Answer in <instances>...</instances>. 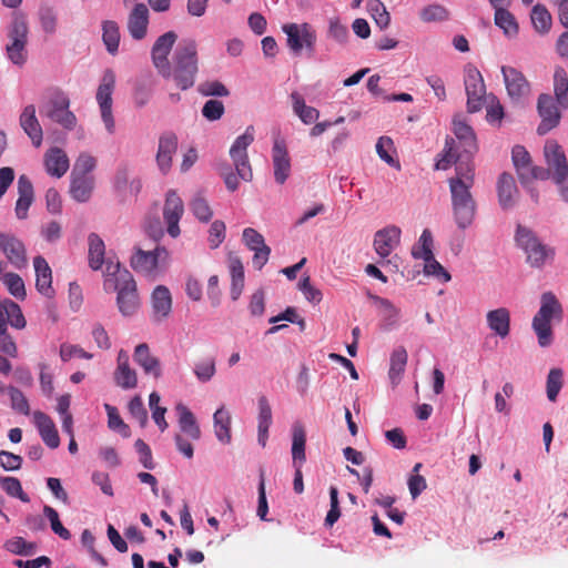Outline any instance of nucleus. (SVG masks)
Segmentation results:
<instances>
[{
  "mask_svg": "<svg viewBox=\"0 0 568 568\" xmlns=\"http://www.w3.org/2000/svg\"><path fill=\"white\" fill-rule=\"evenodd\" d=\"M0 486L8 496L19 498L23 503L30 501L18 478L10 476L0 477Z\"/></svg>",
  "mask_w": 568,
  "mask_h": 568,
  "instance_id": "51",
  "label": "nucleus"
},
{
  "mask_svg": "<svg viewBox=\"0 0 568 568\" xmlns=\"http://www.w3.org/2000/svg\"><path fill=\"white\" fill-rule=\"evenodd\" d=\"M243 242L248 250L254 252L253 266L256 270H262L271 254V247L265 244L263 235L252 227H246L243 231Z\"/></svg>",
  "mask_w": 568,
  "mask_h": 568,
  "instance_id": "18",
  "label": "nucleus"
},
{
  "mask_svg": "<svg viewBox=\"0 0 568 568\" xmlns=\"http://www.w3.org/2000/svg\"><path fill=\"white\" fill-rule=\"evenodd\" d=\"M465 91L467 95V111L475 113L481 110L483 102L486 95V85L479 70L473 65L467 64L464 70Z\"/></svg>",
  "mask_w": 568,
  "mask_h": 568,
  "instance_id": "12",
  "label": "nucleus"
},
{
  "mask_svg": "<svg viewBox=\"0 0 568 568\" xmlns=\"http://www.w3.org/2000/svg\"><path fill=\"white\" fill-rule=\"evenodd\" d=\"M0 248L16 268L21 270L28 265L26 246L16 236L0 233Z\"/></svg>",
  "mask_w": 568,
  "mask_h": 568,
  "instance_id": "20",
  "label": "nucleus"
},
{
  "mask_svg": "<svg viewBox=\"0 0 568 568\" xmlns=\"http://www.w3.org/2000/svg\"><path fill=\"white\" fill-rule=\"evenodd\" d=\"M530 19L535 30L538 33L546 34L549 32L552 24V19L546 7L536 4L531 10Z\"/></svg>",
  "mask_w": 568,
  "mask_h": 568,
  "instance_id": "47",
  "label": "nucleus"
},
{
  "mask_svg": "<svg viewBox=\"0 0 568 568\" xmlns=\"http://www.w3.org/2000/svg\"><path fill=\"white\" fill-rule=\"evenodd\" d=\"M151 301L155 320L162 321L168 317L172 308V297L169 288L163 285L156 286Z\"/></svg>",
  "mask_w": 568,
  "mask_h": 568,
  "instance_id": "32",
  "label": "nucleus"
},
{
  "mask_svg": "<svg viewBox=\"0 0 568 568\" xmlns=\"http://www.w3.org/2000/svg\"><path fill=\"white\" fill-rule=\"evenodd\" d=\"M254 141V128L247 126L245 132L237 136L230 149V156L233 161L236 173L223 172L224 183L226 189L231 192L237 190L240 185V179L243 181H251L253 178L252 168L248 161L247 148Z\"/></svg>",
  "mask_w": 568,
  "mask_h": 568,
  "instance_id": "4",
  "label": "nucleus"
},
{
  "mask_svg": "<svg viewBox=\"0 0 568 568\" xmlns=\"http://www.w3.org/2000/svg\"><path fill=\"white\" fill-rule=\"evenodd\" d=\"M272 425V409L271 405L265 396L258 397V443L265 447L268 438V429Z\"/></svg>",
  "mask_w": 568,
  "mask_h": 568,
  "instance_id": "37",
  "label": "nucleus"
},
{
  "mask_svg": "<svg viewBox=\"0 0 568 568\" xmlns=\"http://www.w3.org/2000/svg\"><path fill=\"white\" fill-rule=\"evenodd\" d=\"M28 32L26 18L22 14H14L8 33L10 43L6 47L8 58L14 64L22 65L27 61Z\"/></svg>",
  "mask_w": 568,
  "mask_h": 568,
  "instance_id": "9",
  "label": "nucleus"
},
{
  "mask_svg": "<svg viewBox=\"0 0 568 568\" xmlns=\"http://www.w3.org/2000/svg\"><path fill=\"white\" fill-rule=\"evenodd\" d=\"M453 131L459 144L463 146L464 152L473 155L477 151V143L471 126L462 118L456 116L453 120Z\"/></svg>",
  "mask_w": 568,
  "mask_h": 568,
  "instance_id": "31",
  "label": "nucleus"
},
{
  "mask_svg": "<svg viewBox=\"0 0 568 568\" xmlns=\"http://www.w3.org/2000/svg\"><path fill=\"white\" fill-rule=\"evenodd\" d=\"M1 281L7 286L9 293L13 295L16 298L24 300L26 298V288L23 280L17 273H6L1 276Z\"/></svg>",
  "mask_w": 568,
  "mask_h": 568,
  "instance_id": "53",
  "label": "nucleus"
},
{
  "mask_svg": "<svg viewBox=\"0 0 568 568\" xmlns=\"http://www.w3.org/2000/svg\"><path fill=\"white\" fill-rule=\"evenodd\" d=\"M89 244V266L93 271H99L105 262V245L103 240L95 233H91L88 236Z\"/></svg>",
  "mask_w": 568,
  "mask_h": 568,
  "instance_id": "36",
  "label": "nucleus"
},
{
  "mask_svg": "<svg viewBox=\"0 0 568 568\" xmlns=\"http://www.w3.org/2000/svg\"><path fill=\"white\" fill-rule=\"evenodd\" d=\"M178 150V136L173 132H165L159 138L156 163L162 173H168L172 166L173 155Z\"/></svg>",
  "mask_w": 568,
  "mask_h": 568,
  "instance_id": "23",
  "label": "nucleus"
},
{
  "mask_svg": "<svg viewBox=\"0 0 568 568\" xmlns=\"http://www.w3.org/2000/svg\"><path fill=\"white\" fill-rule=\"evenodd\" d=\"M501 74L508 97L514 103L523 104L530 95V83L525 74L510 65H503Z\"/></svg>",
  "mask_w": 568,
  "mask_h": 568,
  "instance_id": "14",
  "label": "nucleus"
},
{
  "mask_svg": "<svg viewBox=\"0 0 568 568\" xmlns=\"http://www.w3.org/2000/svg\"><path fill=\"white\" fill-rule=\"evenodd\" d=\"M488 327L501 338L510 331V313L506 307L489 311L486 315Z\"/></svg>",
  "mask_w": 568,
  "mask_h": 568,
  "instance_id": "35",
  "label": "nucleus"
},
{
  "mask_svg": "<svg viewBox=\"0 0 568 568\" xmlns=\"http://www.w3.org/2000/svg\"><path fill=\"white\" fill-rule=\"evenodd\" d=\"M32 419L43 443L51 449L58 448L60 437L53 419L41 410H34Z\"/></svg>",
  "mask_w": 568,
  "mask_h": 568,
  "instance_id": "22",
  "label": "nucleus"
},
{
  "mask_svg": "<svg viewBox=\"0 0 568 568\" xmlns=\"http://www.w3.org/2000/svg\"><path fill=\"white\" fill-rule=\"evenodd\" d=\"M511 158L521 184H526L528 168L531 165V159L528 151L521 145H515L511 151Z\"/></svg>",
  "mask_w": 568,
  "mask_h": 568,
  "instance_id": "44",
  "label": "nucleus"
},
{
  "mask_svg": "<svg viewBox=\"0 0 568 568\" xmlns=\"http://www.w3.org/2000/svg\"><path fill=\"white\" fill-rule=\"evenodd\" d=\"M423 260L425 261L424 273L426 275L434 276L442 283H447L450 281V274L438 261H436L434 255L424 257Z\"/></svg>",
  "mask_w": 568,
  "mask_h": 568,
  "instance_id": "55",
  "label": "nucleus"
},
{
  "mask_svg": "<svg viewBox=\"0 0 568 568\" xmlns=\"http://www.w3.org/2000/svg\"><path fill=\"white\" fill-rule=\"evenodd\" d=\"M176 409L180 413L179 424L181 430L187 434L193 440H197L201 437V429L193 413L182 404H179Z\"/></svg>",
  "mask_w": 568,
  "mask_h": 568,
  "instance_id": "43",
  "label": "nucleus"
},
{
  "mask_svg": "<svg viewBox=\"0 0 568 568\" xmlns=\"http://www.w3.org/2000/svg\"><path fill=\"white\" fill-rule=\"evenodd\" d=\"M497 194L499 205L504 210L513 207L517 202L519 191L510 173L504 172L499 175L497 181Z\"/></svg>",
  "mask_w": 568,
  "mask_h": 568,
  "instance_id": "27",
  "label": "nucleus"
},
{
  "mask_svg": "<svg viewBox=\"0 0 568 568\" xmlns=\"http://www.w3.org/2000/svg\"><path fill=\"white\" fill-rule=\"evenodd\" d=\"M459 163H471L474 165V163L470 160H462V156L456 152L455 140L453 138H447L445 142V148L443 152L439 154V159L435 164V169L447 170L448 168H450L452 164H456L457 166Z\"/></svg>",
  "mask_w": 568,
  "mask_h": 568,
  "instance_id": "39",
  "label": "nucleus"
},
{
  "mask_svg": "<svg viewBox=\"0 0 568 568\" xmlns=\"http://www.w3.org/2000/svg\"><path fill=\"white\" fill-rule=\"evenodd\" d=\"M7 307H8L7 320L10 323V325L18 329L24 328L27 322H26V318L22 314L20 306L16 302L7 298Z\"/></svg>",
  "mask_w": 568,
  "mask_h": 568,
  "instance_id": "63",
  "label": "nucleus"
},
{
  "mask_svg": "<svg viewBox=\"0 0 568 568\" xmlns=\"http://www.w3.org/2000/svg\"><path fill=\"white\" fill-rule=\"evenodd\" d=\"M197 91L204 97H227L230 94L227 88L217 80L202 82Z\"/></svg>",
  "mask_w": 568,
  "mask_h": 568,
  "instance_id": "62",
  "label": "nucleus"
},
{
  "mask_svg": "<svg viewBox=\"0 0 568 568\" xmlns=\"http://www.w3.org/2000/svg\"><path fill=\"white\" fill-rule=\"evenodd\" d=\"M18 200L16 202V215L19 220L28 216V211L34 200V190L30 179L22 174L18 179Z\"/></svg>",
  "mask_w": 568,
  "mask_h": 568,
  "instance_id": "28",
  "label": "nucleus"
},
{
  "mask_svg": "<svg viewBox=\"0 0 568 568\" xmlns=\"http://www.w3.org/2000/svg\"><path fill=\"white\" fill-rule=\"evenodd\" d=\"M562 387V371L559 368L550 369L547 377V397L555 402Z\"/></svg>",
  "mask_w": 568,
  "mask_h": 568,
  "instance_id": "61",
  "label": "nucleus"
},
{
  "mask_svg": "<svg viewBox=\"0 0 568 568\" xmlns=\"http://www.w3.org/2000/svg\"><path fill=\"white\" fill-rule=\"evenodd\" d=\"M19 121L24 133L31 139L32 144L39 148L43 140V131L36 115L33 104H29L22 110Z\"/></svg>",
  "mask_w": 568,
  "mask_h": 568,
  "instance_id": "26",
  "label": "nucleus"
},
{
  "mask_svg": "<svg viewBox=\"0 0 568 568\" xmlns=\"http://www.w3.org/2000/svg\"><path fill=\"white\" fill-rule=\"evenodd\" d=\"M327 37L337 43H346L348 39V29L342 24L337 18H332L328 24Z\"/></svg>",
  "mask_w": 568,
  "mask_h": 568,
  "instance_id": "64",
  "label": "nucleus"
},
{
  "mask_svg": "<svg viewBox=\"0 0 568 568\" xmlns=\"http://www.w3.org/2000/svg\"><path fill=\"white\" fill-rule=\"evenodd\" d=\"M189 205L190 210L200 222L207 223L212 219L213 210L201 192L193 196Z\"/></svg>",
  "mask_w": 568,
  "mask_h": 568,
  "instance_id": "49",
  "label": "nucleus"
},
{
  "mask_svg": "<svg viewBox=\"0 0 568 568\" xmlns=\"http://www.w3.org/2000/svg\"><path fill=\"white\" fill-rule=\"evenodd\" d=\"M554 92L557 104L568 108V74L562 67H557L554 73Z\"/></svg>",
  "mask_w": 568,
  "mask_h": 568,
  "instance_id": "41",
  "label": "nucleus"
},
{
  "mask_svg": "<svg viewBox=\"0 0 568 568\" xmlns=\"http://www.w3.org/2000/svg\"><path fill=\"white\" fill-rule=\"evenodd\" d=\"M495 24L500 28L505 36L511 38L518 33V23L513 13L506 8L495 11Z\"/></svg>",
  "mask_w": 568,
  "mask_h": 568,
  "instance_id": "48",
  "label": "nucleus"
},
{
  "mask_svg": "<svg viewBox=\"0 0 568 568\" xmlns=\"http://www.w3.org/2000/svg\"><path fill=\"white\" fill-rule=\"evenodd\" d=\"M170 264V252L161 245L153 250H142L134 247V253L130 258L131 267L150 280H156Z\"/></svg>",
  "mask_w": 568,
  "mask_h": 568,
  "instance_id": "5",
  "label": "nucleus"
},
{
  "mask_svg": "<svg viewBox=\"0 0 568 568\" xmlns=\"http://www.w3.org/2000/svg\"><path fill=\"white\" fill-rule=\"evenodd\" d=\"M114 381L118 386L124 389L134 388L138 384L136 373L130 366L116 367Z\"/></svg>",
  "mask_w": 568,
  "mask_h": 568,
  "instance_id": "56",
  "label": "nucleus"
},
{
  "mask_svg": "<svg viewBox=\"0 0 568 568\" xmlns=\"http://www.w3.org/2000/svg\"><path fill=\"white\" fill-rule=\"evenodd\" d=\"M515 240L517 245L526 253V261L531 267H541L555 256V250L542 244L536 234L528 227L518 225Z\"/></svg>",
  "mask_w": 568,
  "mask_h": 568,
  "instance_id": "7",
  "label": "nucleus"
},
{
  "mask_svg": "<svg viewBox=\"0 0 568 568\" xmlns=\"http://www.w3.org/2000/svg\"><path fill=\"white\" fill-rule=\"evenodd\" d=\"M227 264L231 274V298L239 300L244 288V266L240 256L235 253H230L227 256Z\"/></svg>",
  "mask_w": 568,
  "mask_h": 568,
  "instance_id": "30",
  "label": "nucleus"
},
{
  "mask_svg": "<svg viewBox=\"0 0 568 568\" xmlns=\"http://www.w3.org/2000/svg\"><path fill=\"white\" fill-rule=\"evenodd\" d=\"M193 371H194L196 378L200 382L206 383V382L211 381L216 372L214 357H209V358H205V359H202V361L195 363Z\"/></svg>",
  "mask_w": 568,
  "mask_h": 568,
  "instance_id": "58",
  "label": "nucleus"
},
{
  "mask_svg": "<svg viewBox=\"0 0 568 568\" xmlns=\"http://www.w3.org/2000/svg\"><path fill=\"white\" fill-rule=\"evenodd\" d=\"M449 11L442 4H429L423 8L419 12V18L424 22H442L449 19Z\"/></svg>",
  "mask_w": 568,
  "mask_h": 568,
  "instance_id": "50",
  "label": "nucleus"
},
{
  "mask_svg": "<svg viewBox=\"0 0 568 568\" xmlns=\"http://www.w3.org/2000/svg\"><path fill=\"white\" fill-rule=\"evenodd\" d=\"M419 246L413 247L412 255L415 258H424L433 254V235L428 229H425L419 237Z\"/></svg>",
  "mask_w": 568,
  "mask_h": 568,
  "instance_id": "60",
  "label": "nucleus"
},
{
  "mask_svg": "<svg viewBox=\"0 0 568 568\" xmlns=\"http://www.w3.org/2000/svg\"><path fill=\"white\" fill-rule=\"evenodd\" d=\"M43 514L49 519L51 529L60 538L69 540L71 538L70 531L62 525L58 511L51 506L43 507Z\"/></svg>",
  "mask_w": 568,
  "mask_h": 568,
  "instance_id": "57",
  "label": "nucleus"
},
{
  "mask_svg": "<svg viewBox=\"0 0 568 568\" xmlns=\"http://www.w3.org/2000/svg\"><path fill=\"white\" fill-rule=\"evenodd\" d=\"M184 214V203L174 190L166 193L163 205V220L170 236L178 237L181 233L179 223Z\"/></svg>",
  "mask_w": 568,
  "mask_h": 568,
  "instance_id": "16",
  "label": "nucleus"
},
{
  "mask_svg": "<svg viewBox=\"0 0 568 568\" xmlns=\"http://www.w3.org/2000/svg\"><path fill=\"white\" fill-rule=\"evenodd\" d=\"M293 111L305 124H311L317 121L320 112L317 109L306 105L304 98L298 92L291 94Z\"/></svg>",
  "mask_w": 568,
  "mask_h": 568,
  "instance_id": "42",
  "label": "nucleus"
},
{
  "mask_svg": "<svg viewBox=\"0 0 568 568\" xmlns=\"http://www.w3.org/2000/svg\"><path fill=\"white\" fill-rule=\"evenodd\" d=\"M70 100L68 95L53 89L47 93V102L40 108V113L59 123L67 130H73L77 125V116L69 110Z\"/></svg>",
  "mask_w": 568,
  "mask_h": 568,
  "instance_id": "8",
  "label": "nucleus"
},
{
  "mask_svg": "<svg viewBox=\"0 0 568 568\" xmlns=\"http://www.w3.org/2000/svg\"><path fill=\"white\" fill-rule=\"evenodd\" d=\"M407 351L403 346L395 348L390 355L388 376L393 385H397L407 365Z\"/></svg>",
  "mask_w": 568,
  "mask_h": 568,
  "instance_id": "38",
  "label": "nucleus"
},
{
  "mask_svg": "<svg viewBox=\"0 0 568 568\" xmlns=\"http://www.w3.org/2000/svg\"><path fill=\"white\" fill-rule=\"evenodd\" d=\"M134 361L143 368L145 374L153 375L155 378L161 376L160 361L151 355L148 344L142 343L135 347Z\"/></svg>",
  "mask_w": 568,
  "mask_h": 568,
  "instance_id": "33",
  "label": "nucleus"
},
{
  "mask_svg": "<svg viewBox=\"0 0 568 568\" xmlns=\"http://www.w3.org/2000/svg\"><path fill=\"white\" fill-rule=\"evenodd\" d=\"M561 313V305L557 297L550 292L544 293L540 308L532 318V328L541 347H547L552 343L551 321L556 317L559 318Z\"/></svg>",
  "mask_w": 568,
  "mask_h": 568,
  "instance_id": "6",
  "label": "nucleus"
},
{
  "mask_svg": "<svg viewBox=\"0 0 568 568\" xmlns=\"http://www.w3.org/2000/svg\"><path fill=\"white\" fill-rule=\"evenodd\" d=\"M305 443L306 434L302 425L295 424L293 426V438H292V458L293 466H303L305 456Z\"/></svg>",
  "mask_w": 568,
  "mask_h": 568,
  "instance_id": "40",
  "label": "nucleus"
},
{
  "mask_svg": "<svg viewBox=\"0 0 568 568\" xmlns=\"http://www.w3.org/2000/svg\"><path fill=\"white\" fill-rule=\"evenodd\" d=\"M402 231L396 225H388L384 229L378 230L374 235V250L382 257L385 258L400 243Z\"/></svg>",
  "mask_w": 568,
  "mask_h": 568,
  "instance_id": "21",
  "label": "nucleus"
},
{
  "mask_svg": "<svg viewBox=\"0 0 568 568\" xmlns=\"http://www.w3.org/2000/svg\"><path fill=\"white\" fill-rule=\"evenodd\" d=\"M71 185L70 193L71 196L77 202H87L91 197L93 187H94V179L91 175L87 174H71Z\"/></svg>",
  "mask_w": 568,
  "mask_h": 568,
  "instance_id": "34",
  "label": "nucleus"
},
{
  "mask_svg": "<svg viewBox=\"0 0 568 568\" xmlns=\"http://www.w3.org/2000/svg\"><path fill=\"white\" fill-rule=\"evenodd\" d=\"M103 288L105 292L116 293V306L119 312L125 316H133L140 308L141 301L138 293L136 282L133 275L120 262L108 261L103 273Z\"/></svg>",
  "mask_w": 568,
  "mask_h": 568,
  "instance_id": "2",
  "label": "nucleus"
},
{
  "mask_svg": "<svg viewBox=\"0 0 568 568\" xmlns=\"http://www.w3.org/2000/svg\"><path fill=\"white\" fill-rule=\"evenodd\" d=\"M214 429L217 439L222 443H229L231 440V416L223 408H219L214 415Z\"/></svg>",
  "mask_w": 568,
  "mask_h": 568,
  "instance_id": "45",
  "label": "nucleus"
},
{
  "mask_svg": "<svg viewBox=\"0 0 568 568\" xmlns=\"http://www.w3.org/2000/svg\"><path fill=\"white\" fill-rule=\"evenodd\" d=\"M10 396L11 408L22 415H30V405L24 394L14 386L8 387Z\"/></svg>",
  "mask_w": 568,
  "mask_h": 568,
  "instance_id": "59",
  "label": "nucleus"
},
{
  "mask_svg": "<svg viewBox=\"0 0 568 568\" xmlns=\"http://www.w3.org/2000/svg\"><path fill=\"white\" fill-rule=\"evenodd\" d=\"M392 151H394L393 140L389 136H381L376 143V152L378 156L388 165L399 170L400 164L390 155Z\"/></svg>",
  "mask_w": 568,
  "mask_h": 568,
  "instance_id": "54",
  "label": "nucleus"
},
{
  "mask_svg": "<svg viewBox=\"0 0 568 568\" xmlns=\"http://www.w3.org/2000/svg\"><path fill=\"white\" fill-rule=\"evenodd\" d=\"M115 88V73L111 69L103 72L101 82L97 90V102L100 106L101 119L106 131L113 134L115 131V121L112 113V94Z\"/></svg>",
  "mask_w": 568,
  "mask_h": 568,
  "instance_id": "11",
  "label": "nucleus"
},
{
  "mask_svg": "<svg viewBox=\"0 0 568 568\" xmlns=\"http://www.w3.org/2000/svg\"><path fill=\"white\" fill-rule=\"evenodd\" d=\"M176 40L178 34L174 31H168L155 40L151 49L152 63L158 73L164 79H170L171 77L169 55Z\"/></svg>",
  "mask_w": 568,
  "mask_h": 568,
  "instance_id": "13",
  "label": "nucleus"
},
{
  "mask_svg": "<svg viewBox=\"0 0 568 568\" xmlns=\"http://www.w3.org/2000/svg\"><path fill=\"white\" fill-rule=\"evenodd\" d=\"M537 111L541 119L537 132L539 135L548 133L556 128L561 119L556 100L548 93H541L537 101Z\"/></svg>",
  "mask_w": 568,
  "mask_h": 568,
  "instance_id": "15",
  "label": "nucleus"
},
{
  "mask_svg": "<svg viewBox=\"0 0 568 568\" xmlns=\"http://www.w3.org/2000/svg\"><path fill=\"white\" fill-rule=\"evenodd\" d=\"M3 547L7 551L20 556H30L37 549L36 544L26 541L22 537L19 536L7 540Z\"/></svg>",
  "mask_w": 568,
  "mask_h": 568,
  "instance_id": "52",
  "label": "nucleus"
},
{
  "mask_svg": "<svg viewBox=\"0 0 568 568\" xmlns=\"http://www.w3.org/2000/svg\"><path fill=\"white\" fill-rule=\"evenodd\" d=\"M102 40L108 52L114 55L120 43V29L115 21L106 20L102 23Z\"/></svg>",
  "mask_w": 568,
  "mask_h": 568,
  "instance_id": "46",
  "label": "nucleus"
},
{
  "mask_svg": "<svg viewBox=\"0 0 568 568\" xmlns=\"http://www.w3.org/2000/svg\"><path fill=\"white\" fill-rule=\"evenodd\" d=\"M197 71V43L194 39H183L173 53L170 78L184 91L194 85Z\"/></svg>",
  "mask_w": 568,
  "mask_h": 568,
  "instance_id": "3",
  "label": "nucleus"
},
{
  "mask_svg": "<svg viewBox=\"0 0 568 568\" xmlns=\"http://www.w3.org/2000/svg\"><path fill=\"white\" fill-rule=\"evenodd\" d=\"M149 9L144 3H136L128 17L126 28L134 40H142L148 33Z\"/></svg>",
  "mask_w": 568,
  "mask_h": 568,
  "instance_id": "24",
  "label": "nucleus"
},
{
  "mask_svg": "<svg viewBox=\"0 0 568 568\" xmlns=\"http://www.w3.org/2000/svg\"><path fill=\"white\" fill-rule=\"evenodd\" d=\"M282 30L287 36V47L294 54H300L305 49L310 57L313 55L317 36L310 23H287Z\"/></svg>",
  "mask_w": 568,
  "mask_h": 568,
  "instance_id": "10",
  "label": "nucleus"
},
{
  "mask_svg": "<svg viewBox=\"0 0 568 568\" xmlns=\"http://www.w3.org/2000/svg\"><path fill=\"white\" fill-rule=\"evenodd\" d=\"M272 162L276 183L284 184L291 174V158L283 139L275 138L274 140Z\"/></svg>",
  "mask_w": 568,
  "mask_h": 568,
  "instance_id": "19",
  "label": "nucleus"
},
{
  "mask_svg": "<svg viewBox=\"0 0 568 568\" xmlns=\"http://www.w3.org/2000/svg\"><path fill=\"white\" fill-rule=\"evenodd\" d=\"M33 267L37 291L48 298H53L55 292L52 287V270L48 262L43 256L38 255L33 258Z\"/></svg>",
  "mask_w": 568,
  "mask_h": 568,
  "instance_id": "25",
  "label": "nucleus"
},
{
  "mask_svg": "<svg viewBox=\"0 0 568 568\" xmlns=\"http://www.w3.org/2000/svg\"><path fill=\"white\" fill-rule=\"evenodd\" d=\"M545 159L556 184H562L568 176V163L561 146L555 141H548L544 148Z\"/></svg>",
  "mask_w": 568,
  "mask_h": 568,
  "instance_id": "17",
  "label": "nucleus"
},
{
  "mask_svg": "<svg viewBox=\"0 0 568 568\" xmlns=\"http://www.w3.org/2000/svg\"><path fill=\"white\" fill-rule=\"evenodd\" d=\"M44 166L48 174L61 178L69 170V158L62 149L51 148L44 154Z\"/></svg>",
  "mask_w": 568,
  "mask_h": 568,
  "instance_id": "29",
  "label": "nucleus"
},
{
  "mask_svg": "<svg viewBox=\"0 0 568 568\" xmlns=\"http://www.w3.org/2000/svg\"><path fill=\"white\" fill-rule=\"evenodd\" d=\"M474 184L475 166L471 163H459L455 176L448 179L453 217L463 231L474 223L477 214V203L471 194Z\"/></svg>",
  "mask_w": 568,
  "mask_h": 568,
  "instance_id": "1",
  "label": "nucleus"
}]
</instances>
